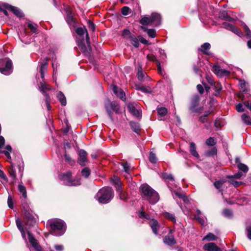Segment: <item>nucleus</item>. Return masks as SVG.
I'll return each instance as SVG.
<instances>
[{"instance_id": "nucleus-46", "label": "nucleus", "mask_w": 251, "mask_h": 251, "mask_svg": "<svg viewBox=\"0 0 251 251\" xmlns=\"http://www.w3.org/2000/svg\"><path fill=\"white\" fill-rule=\"evenodd\" d=\"M81 174L84 177H87L90 174V170L88 168H85L82 170Z\"/></svg>"}, {"instance_id": "nucleus-59", "label": "nucleus", "mask_w": 251, "mask_h": 251, "mask_svg": "<svg viewBox=\"0 0 251 251\" xmlns=\"http://www.w3.org/2000/svg\"><path fill=\"white\" fill-rule=\"evenodd\" d=\"M246 232L248 238L251 240V226H248L246 228Z\"/></svg>"}, {"instance_id": "nucleus-57", "label": "nucleus", "mask_w": 251, "mask_h": 251, "mask_svg": "<svg viewBox=\"0 0 251 251\" xmlns=\"http://www.w3.org/2000/svg\"><path fill=\"white\" fill-rule=\"evenodd\" d=\"M195 219L197 220L201 225H204L205 222L204 220L201 218L200 215H195Z\"/></svg>"}, {"instance_id": "nucleus-52", "label": "nucleus", "mask_w": 251, "mask_h": 251, "mask_svg": "<svg viewBox=\"0 0 251 251\" xmlns=\"http://www.w3.org/2000/svg\"><path fill=\"white\" fill-rule=\"evenodd\" d=\"M245 32L246 33V36L248 38H251V31L249 29V27L247 25H244Z\"/></svg>"}, {"instance_id": "nucleus-62", "label": "nucleus", "mask_w": 251, "mask_h": 251, "mask_svg": "<svg viewBox=\"0 0 251 251\" xmlns=\"http://www.w3.org/2000/svg\"><path fill=\"white\" fill-rule=\"evenodd\" d=\"M78 47L81 49L82 51L84 52H87L88 49L86 47V46L83 43H81L80 44H79L78 45Z\"/></svg>"}, {"instance_id": "nucleus-40", "label": "nucleus", "mask_w": 251, "mask_h": 251, "mask_svg": "<svg viewBox=\"0 0 251 251\" xmlns=\"http://www.w3.org/2000/svg\"><path fill=\"white\" fill-rule=\"evenodd\" d=\"M232 32H233L234 33L236 34V35H238L239 36H241L243 35L242 32L241 30L235 27L233 25V27H232L231 30Z\"/></svg>"}, {"instance_id": "nucleus-15", "label": "nucleus", "mask_w": 251, "mask_h": 251, "mask_svg": "<svg viewBox=\"0 0 251 251\" xmlns=\"http://www.w3.org/2000/svg\"><path fill=\"white\" fill-rule=\"evenodd\" d=\"M113 91L114 94L122 100L125 101L126 98L124 92L116 86L113 87Z\"/></svg>"}, {"instance_id": "nucleus-31", "label": "nucleus", "mask_w": 251, "mask_h": 251, "mask_svg": "<svg viewBox=\"0 0 251 251\" xmlns=\"http://www.w3.org/2000/svg\"><path fill=\"white\" fill-rule=\"evenodd\" d=\"M210 44L208 43H205L203 45L201 46V48L200 49V50L203 52L204 53L207 54L206 50L210 49Z\"/></svg>"}, {"instance_id": "nucleus-44", "label": "nucleus", "mask_w": 251, "mask_h": 251, "mask_svg": "<svg viewBox=\"0 0 251 251\" xmlns=\"http://www.w3.org/2000/svg\"><path fill=\"white\" fill-rule=\"evenodd\" d=\"M239 85H240V86L241 87L242 91L243 92H245L247 91V88H246V82L245 81V80L240 79L239 80Z\"/></svg>"}, {"instance_id": "nucleus-28", "label": "nucleus", "mask_w": 251, "mask_h": 251, "mask_svg": "<svg viewBox=\"0 0 251 251\" xmlns=\"http://www.w3.org/2000/svg\"><path fill=\"white\" fill-rule=\"evenodd\" d=\"M57 97L61 104L65 106L66 104V97L61 92H59L57 94Z\"/></svg>"}, {"instance_id": "nucleus-45", "label": "nucleus", "mask_w": 251, "mask_h": 251, "mask_svg": "<svg viewBox=\"0 0 251 251\" xmlns=\"http://www.w3.org/2000/svg\"><path fill=\"white\" fill-rule=\"evenodd\" d=\"M174 194L177 197L182 199L184 201H186L187 198L184 194H180V193L175 191Z\"/></svg>"}, {"instance_id": "nucleus-12", "label": "nucleus", "mask_w": 251, "mask_h": 251, "mask_svg": "<svg viewBox=\"0 0 251 251\" xmlns=\"http://www.w3.org/2000/svg\"><path fill=\"white\" fill-rule=\"evenodd\" d=\"M66 12L67 14V17L66 18L67 23L70 26H75V20L74 18V16L71 11L70 8H66Z\"/></svg>"}, {"instance_id": "nucleus-34", "label": "nucleus", "mask_w": 251, "mask_h": 251, "mask_svg": "<svg viewBox=\"0 0 251 251\" xmlns=\"http://www.w3.org/2000/svg\"><path fill=\"white\" fill-rule=\"evenodd\" d=\"M27 26L33 33H36L37 32L38 26L37 24L29 22L27 23Z\"/></svg>"}, {"instance_id": "nucleus-27", "label": "nucleus", "mask_w": 251, "mask_h": 251, "mask_svg": "<svg viewBox=\"0 0 251 251\" xmlns=\"http://www.w3.org/2000/svg\"><path fill=\"white\" fill-rule=\"evenodd\" d=\"M18 188L20 194L22 195L23 198L24 199H26L27 198V194L25 187L22 184H19Z\"/></svg>"}, {"instance_id": "nucleus-37", "label": "nucleus", "mask_w": 251, "mask_h": 251, "mask_svg": "<svg viewBox=\"0 0 251 251\" xmlns=\"http://www.w3.org/2000/svg\"><path fill=\"white\" fill-rule=\"evenodd\" d=\"M145 75V74L143 72L142 67L139 65L138 67V72L137 74V77L138 79L140 81H142Z\"/></svg>"}, {"instance_id": "nucleus-3", "label": "nucleus", "mask_w": 251, "mask_h": 251, "mask_svg": "<svg viewBox=\"0 0 251 251\" xmlns=\"http://www.w3.org/2000/svg\"><path fill=\"white\" fill-rule=\"evenodd\" d=\"M50 225L51 229V233L53 235L60 236L65 231V224L62 220H53L50 222Z\"/></svg>"}, {"instance_id": "nucleus-63", "label": "nucleus", "mask_w": 251, "mask_h": 251, "mask_svg": "<svg viewBox=\"0 0 251 251\" xmlns=\"http://www.w3.org/2000/svg\"><path fill=\"white\" fill-rule=\"evenodd\" d=\"M65 160L66 162L72 164L74 163V161L72 160L71 157L67 154L64 155Z\"/></svg>"}, {"instance_id": "nucleus-64", "label": "nucleus", "mask_w": 251, "mask_h": 251, "mask_svg": "<svg viewBox=\"0 0 251 251\" xmlns=\"http://www.w3.org/2000/svg\"><path fill=\"white\" fill-rule=\"evenodd\" d=\"M124 169L126 173L129 174L130 170V166L127 163H125L123 164Z\"/></svg>"}, {"instance_id": "nucleus-32", "label": "nucleus", "mask_w": 251, "mask_h": 251, "mask_svg": "<svg viewBox=\"0 0 251 251\" xmlns=\"http://www.w3.org/2000/svg\"><path fill=\"white\" fill-rule=\"evenodd\" d=\"M129 40L131 44H132L135 48L139 47V43L137 38L135 36L130 35Z\"/></svg>"}, {"instance_id": "nucleus-61", "label": "nucleus", "mask_w": 251, "mask_h": 251, "mask_svg": "<svg viewBox=\"0 0 251 251\" xmlns=\"http://www.w3.org/2000/svg\"><path fill=\"white\" fill-rule=\"evenodd\" d=\"M223 25L225 28H226V29H227L229 30H231L232 27H233V25L226 23V22L223 23Z\"/></svg>"}, {"instance_id": "nucleus-29", "label": "nucleus", "mask_w": 251, "mask_h": 251, "mask_svg": "<svg viewBox=\"0 0 251 251\" xmlns=\"http://www.w3.org/2000/svg\"><path fill=\"white\" fill-rule=\"evenodd\" d=\"M141 28L145 31H147L148 36L151 38H154L156 36V31L154 29H148L146 27L142 26Z\"/></svg>"}, {"instance_id": "nucleus-17", "label": "nucleus", "mask_w": 251, "mask_h": 251, "mask_svg": "<svg viewBox=\"0 0 251 251\" xmlns=\"http://www.w3.org/2000/svg\"><path fill=\"white\" fill-rule=\"evenodd\" d=\"M79 158L78 162L81 165H84L87 162V152L83 150L79 151Z\"/></svg>"}, {"instance_id": "nucleus-51", "label": "nucleus", "mask_w": 251, "mask_h": 251, "mask_svg": "<svg viewBox=\"0 0 251 251\" xmlns=\"http://www.w3.org/2000/svg\"><path fill=\"white\" fill-rule=\"evenodd\" d=\"M211 113V111H206L204 116H201L200 117V120L202 122V123H205L206 121V117L209 115L210 114V113Z\"/></svg>"}, {"instance_id": "nucleus-24", "label": "nucleus", "mask_w": 251, "mask_h": 251, "mask_svg": "<svg viewBox=\"0 0 251 251\" xmlns=\"http://www.w3.org/2000/svg\"><path fill=\"white\" fill-rule=\"evenodd\" d=\"M164 242L168 245H174L176 243V240L174 236H167L164 239Z\"/></svg>"}, {"instance_id": "nucleus-20", "label": "nucleus", "mask_w": 251, "mask_h": 251, "mask_svg": "<svg viewBox=\"0 0 251 251\" xmlns=\"http://www.w3.org/2000/svg\"><path fill=\"white\" fill-rule=\"evenodd\" d=\"M219 17L220 19H221L222 20H224L225 21H228V22H234L236 21L235 19H234L231 18L230 16H229L228 15L227 13L225 11L221 12L219 13Z\"/></svg>"}, {"instance_id": "nucleus-5", "label": "nucleus", "mask_w": 251, "mask_h": 251, "mask_svg": "<svg viewBox=\"0 0 251 251\" xmlns=\"http://www.w3.org/2000/svg\"><path fill=\"white\" fill-rule=\"evenodd\" d=\"M0 72L9 75L12 72V61L7 58L0 59Z\"/></svg>"}, {"instance_id": "nucleus-49", "label": "nucleus", "mask_w": 251, "mask_h": 251, "mask_svg": "<svg viewBox=\"0 0 251 251\" xmlns=\"http://www.w3.org/2000/svg\"><path fill=\"white\" fill-rule=\"evenodd\" d=\"M213 86H214L215 91L219 94L222 89L221 84L219 82H215Z\"/></svg>"}, {"instance_id": "nucleus-16", "label": "nucleus", "mask_w": 251, "mask_h": 251, "mask_svg": "<svg viewBox=\"0 0 251 251\" xmlns=\"http://www.w3.org/2000/svg\"><path fill=\"white\" fill-rule=\"evenodd\" d=\"M5 8L13 12L15 15L21 18L24 16V14L21 10L16 7L12 6L9 4H6L5 5Z\"/></svg>"}, {"instance_id": "nucleus-56", "label": "nucleus", "mask_w": 251, "mask_h": 251, "mask_svg": "<svg viewBox=\"0 0 251 251\" xmlns=\"http://www.w3.org/2000/svg\"><path fill=\"white\" fill-rule=\"evenodd\" d=\"M7 203L9 207L11 209H13V203L11 196H9L7 200Z\"/></svg>"}, {"instance_id": "nucleus-48", "label": "nucleus", "mask_w": 251, "mask_h": 251, "mask_svg": "<svg viewBox=\"0 0 251 251\" xmlns=\"http://www.w3.org/2000/svg\"><path fill=\"white\" fill-rule=\"evenodd\" d=\"M9 173L10 174V177L13 179V181H15L16 177V171L15 169L13 168H11L9 170Z\"/></svg>"}, {"instance_id": "nucleus-1", "label": "nucleus", "mask_w": 251, "mask_h": 251, "mask_svg": "<svg viewBox=\"0 0 251 251\" xmlns=\"http://www.w3.org/2000/svg\"><path fill=\"white\" fill-rule=\"evenodd\" d=\"M140 190L143 194L144 198L151 204H154L159 201L158 194L148 184H142L140 187Z\"/></svg>"}, {"instance_id": "nucleus-11", "label": "nucleus", "mask_w": 251, "mask_h": 251, "mask_svg": "<svg viewBox=\"0 0 251 251\" xmlns=\"http://www.w3.org/2000/svg\"><path fill=\"white\" fill-rule=\"evenodd\" d=\"M75 32L79 36H82L84 34H86V44L88 46V49L89 50H90V42L89 36L87 30L86 28L82 27H78L76 29Z\"/></svg>"}, {"instance_id": "nucleus-21", "label": "nucleus", "mask_w": 251, "mask_h": 251, "mask_svg": "<svg viewBox=\"0 0 251 251\" xmlns=\"http://www.w3.org/2000/svg\"><path fill=\"white\" fill-rule=\"evenodd\" d=\"M149 224L153 232L156 235L157 234L158 229L159 228V225L158 222L154 219H151L150 220Z\"/></svg>"}, {"instance_id": "nucleus-22", "label": "nucleus", "mask_w": 251, "mask_h": 251, "mask_svg": "<svg viewBox=\"0 0 251 251\" xmlns=\"http://www.w3.org/2000/svg\"><path fill=\"white\" fill-rule=\"evenodd\" d=\"M47 65H48V59L45 58L43 62L41 63L40 66V73L42 78H44V74L47 70Z\"/></svg>"}, {"instance_id": "nucleus-39", "label": "nucleus", "mask_w": 251, "mask_h": 251, "mask_svg": "<svg viewBox=\"0 0 251 251\" xmlns=\"http://www.w3.org/2000/svg\"><path fill=\"white\" fill-rule=\"evenodd\" d=\"M216 236L211 233H209L203 238V240L214 241L216 240Z\"/></svg>"}, {"instance_id": "nucleus-41", "label": "nucleus", "mask_w": 251, "mask_h": 251, "mask_svg": "<svg viewBox=\"0 0 251 251\" xmlns=\"http://www.w3.org/2000/svg\"><path fill=\"white\" fill-rule=\"evenodd\" d=\"M232 32H233L234 33L236 34V35H238L239 36H241L243 35L242 32L241 30L235 27L233 25V27H232L231 30Z\"/></svg>"}, {"instance_id": "nucleus-8", "label": "nucleus", "mask_w": 251, "mask_h": 251, "mask_svg": "<svg viewBox=\"0 0 251 251\" xmlns=\"http://www.w3.org/2000/svg\"><path fill=\"white\" fill-rule=\"evenodd\" d=\"M24 223H25V224L26 226L25 227V229L27 230V231H29L27 228V226H32L36 223L35 218L33 217V216L30 214V213L27 209H25V211Z\"/></svg>"}, {"instance_id": "nucleus-53", "label": "nucleus", "mask_w": 251, "mask_h": 251, "mask_svg": "<svg viewBox=\"0 0 251 251\" xmlns=\"http://www.w3.org/2000/svg\"><path fill=\"white\" fill-rule=\"evenodd\" d=\"M243 174L241 172H238L237 173L235 174L233 176H227V178H240L242 176Z\"/></svg>"}, {"instance_id": "nucleus-55", "label": "nucleus", "mask_w": 251, "mask_h": 251, "mask_svg": "<svg viewBox=\"0 0 251 251\" xmlns=\"http://www.w3.org/2000/svg\"><path fill=\"white\" fill-rule=\"evenodd\" d=\"M88 26L90 30H92V31H95V25L90 20L88 21Z\"/></svg>"}, {"instance_id": "nucleus-58", "label": "nucleus", "mask_w": 251, "mask_h": 251, "mask_svg": "<svg viewBox=\"0 0 251 251\" xmlns=\"http://www.w3.org/2000/svg\"><path fill=\"white\" fill-rule=\"evenodd\" d=\"M147 57L148 60L155 62L156 63L157 65V61H159L156 58V57L153 55H148Z\"/></svg>"}, {"instance_id": "nucleus-43", "label": "nucleus", "mask_w": 251, "mask_h": 251, "mask_svg": "<svg viewBox=\"0 0 251 251\" xmlns=\"http://www.w3.org/2000/svg\"><path fill=\"white\" fill-rule=\"evenodd\" d=\"M225 180H220L218 181H216L214 182V185L216 189H220L222 185L225 182Z\"/></svg>"}, {"instance_id": "nucleus-19", "label": "nucleus", "mask_w": 251, "mask_h": 251, "mask_svg": "<svg viewBox=\"0 0 251 251\" xmlns=\"http://www.w3.org/2000/svg\"><path fill=\"white\" fill-rule=\"evenodd\" d=\"M127 108L129 112L133 115L136 117L140 116V112L136 108L134 103H129L127 104Z\"/></svg>"}, {"instance_id": "nucleus-33", "label": "nucleus", "mask_w": 251, "mask_h": 251, "mask_svg": "<svg viewBox=\"0 0 251 251\" xmlns=\"http://www.w3.org/2000/svg\"><path fill=\"white\" fill-rule=\"evenodd\" d=\"M157 113L160 117H164L167 113V109L165 107H158L157 108Z\"/></svg>"}, {"instance_id": "nucleus-38", "label": "nucleus", "mask_w": 251, "mask_h": 251, "mask_svg": "<svg viewBox=\"0 0 251 251\" xmlns=\"http://www.w3.org/2000/svg\"><path fill=\"white\" fill-rule=\"evenodd\" d=\"M162 177L165 180H168L170 181L174 182V179L171 174H168L167 173H163L161 175Z\"/></svg>"}, {"instance_id": "nucleus-7", "label": "nucleus", "mask_w": 251, "mask_h": 251, "mask_svg": "<svg viewBox=\"0 0 251 251\" xmlns=\"http://www.w3.org/2000/svg\"><path fill=\"white\" fill-rule=\"evenodd\" d=\"M71 173L70 172H67L64 174L61 177V179L66 181L65 184L69 186H77L80 184V179H74L73 180H71Z\"/></svg>"}, {"instance_id": "nucleus-10", "label": "nucleus", "mask_w": 251, "mask_h": 251, "mask_svg": "<svg viewBox=\"0 0 251 251\" xmlns=\"http://www.w3.org/2000/svg\"><path fill=\"white\" fill-rule=\"evenodd\" d=\"M112 181L113 183L116 184V189L118 193L119 194L121 199H125L126 198V196L125 194H122V186H121V183L120 181V178L118 176H114L112 178Z\"/></svg>"}, {"instance_id": "nucleus-23", "label": "nucleus", "mask_w": 251, "mask_h": 251, "mask_svg": "<svg viewBox=\"0 0 251 251\" xmlns=\"http://www.w3.org/2000/svg\"><path fill=\"white\" fill-rule=\"evenodd\" d=\"M50 89V86L45 83H41L39 86V90L45 97L46 94H47L46 91Z\"/></svg>"}, {"instance_id": "nucleus-2", "label": "nucleus", "mask_w": 251, "mask_h": 251, "mask_svg": "<svg viewBox=\"0 0 251 251\" xmlns=\"http://www.w3.org/2000/svg\"><path fill=\"white\" fill-rule=\"evenodd\" d=\"M113 195V191L111 188L103 187L97 193L96 198L100 203H107L111 200Z\"/></svg>"}, {"instance_id": "nucleus-30", "label": "nucleus", "mask_w": 251, "mask_h": 251, "mask_svg": "<svg viewBox=\"0 0 251 251\" xmlns=\"http://www.w3.org/2000/svg\"><path fill=\"white\" fill-rule=\"evenodd\" d=\"M243 122L247 125H251V118L246 114H243L241 116Z\"/></svg>"}, {"instance_id": "nucleus-9", "label": "nucleus", "mask_w": 251, "mask_h": 251, "mask_svg": "<svg viewBox=\"0 0 251 251\" xmlns=\"http://www.w3.org/2000/svg\"><path fill=\"white\" fill-rule=\"evenodd\" d=\"M200 101V98L198 96H194L191 100L190 110L194 112L201 113V108L198 107Z\"/></svg>"}, {"instance_id": "nucleus-25", "label": "nucleus", "mask_w": 251, "mask_h": 251, "mask_svg": "<svg viewBox=\"0 0 251 251\" xmlns=\"http://www.w3.org/2000/svg\"><path fill=\"white\" fill-rule=\"evenodd\" d=\"M163 216L167 220L173 222L174 223H176V216L174 214L165 212L163 213Z\"/></svg>"}, {"instance_id": "nucleus-36", "label": "nucleus", "mask_w": 251, "mask_h": 251, "mask_svg": "<svg viewBox=\"0 0 251 251\" xmlns=\"http://www.w3.org/2000/svg\"><path fill=\"white\" fill-rule=\"evenodd\" d=\"M217 152V149L215 147H214L209 151H207L205 153V155L207 156L213 157L216 155Z\"/></svg>"}, {"instance_id": "nucleus-6", "label": "nucleus", "mask_w": 251, "mask_h": 251, "mask_svg": "<svg viewBox=\"0 0 251 251\" xmlns=\"http://www.w3.org/2000/svg\"><path fill=\"white\" fill-rule=\"evenodd\" d=\"M106 111L112 121H113L112 112L118 113L120 110V106L116 101L110 102L105 105Z\"/></svg>"}, {"instance_id": "nucleus-42", "label": "nucleus", "mask_w": 251, "mask_h": 251, "mask_svg": "<svg viewBox=\"0 0 251 251\" xmlns=\"http://www.w3.org/2000/svg\"><path fill=\"white\" fill-rule=\"evenodd\" d=\"M237 166L239 170H240L241 171H243L244 173H247L248 171V167L244 164L240 163L238 164Z\"/></svg>"}, {"instance_id": "nucleus-35", "label": "nucleus", "mask_w": 251, "mask_h": 251, "mask_svg": "<svg viewBox=\"0 0 251 251\" xmlns=\"http://www.w3.org/2000/svg\"><path fill=\"white\" fill-rule=\"evenodd\" d=\"M130 125L131 128L134 132L137 133L139 130L140 127L138 123L134 122H131L130 123Z\"/></svg>"}, {"instance_id": "nucleus-4", "label": "nucleus", "mask_w": 251, "mask_h": 251, "mask_svg": "<svg viewBox=\"0 0 251 251\" xmlns=\"http://www.w3.org/2000/svg\"><path fill=\"white\" fill-rule=\"evenodd\" d=\"M140 23L144 25L153 24L155 26H158L161 24V16L158 13H152L150 18L146 16L143 17Z\"/></svg>"}, {"instance_id": "nucleus-50", "label": "nucleus", "mask_w": 251, "mask_h": 251, "mask_svg": "<svg viewBox=\"0 0 251 251\" xmlns=\"http://www.w3.org/2000/svg\"><path fill=\"white\" fill-rule=\"evenodd\" d=\"M149 160L152 163H155L156 162V157L155 154L154 153L152 152H150L149 156Z\"/></svg>"}, {"instance_id": "nucleus-13", "label": "nucleus", "mask_w": 251, "mask_h": 251, "mask_svg": "<svg viewBox=\"0 0 251 251\" xmlns=\"http://www.w3.org/2000/svg\"><path fill=\"white\" fill-rule=\"evenodd\" d=\"M213 72L217 75L223 76L225 75H228L229 72L225 69H221L219 66L215 65L213 67Z\"/></svg>"}, {"instance_id": "nucleus-18", "label": "nucleus", "mask_w": 251, "mask_h": 251, "mask_svg": "<svg viewBox=\"0 0 251 251\" xmlns=\"http://www.w3.org/2000/svg\"><path fill=\"white\" fill-rule=\"evenodd\" d=\"M203 249L208 251H222L221 249L218 247L214 243L206 244L203 246Z\"/></svg>"}, {"instance_id": "nucleus-26", "label": "nucleus", "mask_w": 251, "mask_h": 251, "mask_svg": "<svg viewBox=\"0 0 251 251\" xmlns=\"http://www.w3.org/2000/svg\"><path fill=\"white\" fill-rule=\"evenodd\" d=\"M190 151L194 157L197 158L199 157V154L196 151V145L193 142H192L190 144Z\"/></svg>"}, {"instance_id": "nucleus-54", "label": "nucleus", "mask_w": 251, "mask_h": 251, "mask_svg": "<svg viewBox=\"0 0 251 251\" xmlns=\"http://www.w3.org/2000/svg\"><path fill=\"white\" fill-rule=\"evenodd\" d=\"M130 8L127 6H124L122 9V13L125 16H126L128 14Z\"/></svg>"}, {"instance_id": "nucleus-47", "label": "nucleus", "mask_w": 251, "mask_h": 251, "mask_svg": "<svg viewBox=\"0 0 251 251\" xmlns=\"http://www.w3.org/2000/svg\"><path fill=\"white\" fill-rule=\"evenodd\" d=\"M206 144L207 146H213L216 144V141L214 138L210 137L208 138L206 141Z\"/></svg>"}, {"instance_id": "nucleus-14", "label": "nucleus", "mask_w": 251, "mask_h": 251, "mask_svg": "<svg viewBox=\"0 0 251 251\" xmlns=\"http://www.w3.org/2000/svg\"><path fill=\"white\" fill-rule=\"evenodd\" d=\"M27 234L28 236L29 242L32 246V247L37 251H40L41 247L39 245L37 240L34 238L29 231H27Z\"/></svg>"}, {"instance_id": "nucleus-60", "label": "nucleus", "mask_w": 251, "mask_h": 251, "mask_svg": "<svg viewBox=\"0 0 251 251\" xmlns=\"http://www.w3.org/2000/svg\"><path fill=\"white\" fill-rule=\"evenodd\" d=\"M45 97H46V105H47L48 110H50V97L48 94H46Z\"/></svg>"}]
</instances>
